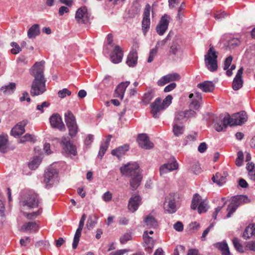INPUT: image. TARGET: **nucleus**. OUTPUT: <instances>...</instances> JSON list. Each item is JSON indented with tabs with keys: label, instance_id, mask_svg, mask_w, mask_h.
<instances>
[{
	"label": "nucleus",
	"instance_id": "f257e3e1",
	"mask_svg": "<svg viewBox=\"0 0 255 255\" xmlns=\"http://www.w3.org/2000/svg\"><path fill=\"white\" fill-rule=\"evenodd\" d=\"M44 61L36 62L30 69V74L34 77L30 91L32 96L41 95L46 90V80L44 76Z\"/></svg>",
	"mask_w": 255,
	"mask_h": 255
},
{
	"label": "nucleus",
	"instance_id": "f03ea898",
	"mask_svg": "<svg viewBox=\"0 0 255 255\" xmlns=\"http://www.w3.org/2000/svg\"><path fill=\"white\" fill-rule=\"evenodd\" d=\"M248 119L246 113L242 111L233 114L232 117L229 115L224 118L219 117L214 123V128L218 132L225 129L228 126L242 125L244 124Z\"/></svg>",
	"mask_w": 255,
	"mask_h": 255
},
{
	"label": "nucleus",
	"instance_id": "7ed1b4c3",
	"mask_svg": "<svg viewBox=\"0 0 255 255\" xmlns=\"http://www.w3.org/2000/svg\"><path fill=\"white\" fill-rule=\"evenodd\" d=\"M21 207L34 208L39 207L40 203L38 195L32 190H24L21 192L19 201Z\"/></svg>",
	"mask_w": 255,
	"mask_h": 255
},
{
	"label": "nucleus",
	"instance_id": "20e7f679",
	"mask_svg": "<svg viewBox=\"0 0 255 255\" xmlns=\"http://www.w3.org/2000/svg\"><path fill=\"white\" fill-rule=\"evenodd\" d=\"M172 96H167L162 101L160 98H157L150 104L151 114L154 118H158L161 112L167 109L172 103Z\"/></svg>",
	"mask_w": 255,
	"mask_h": 255
},
{
	"label": "nucleus",
	"instance_id": "39448f33",
	"mask_svg": "<svg viewBox=\"0 0 255 255\" xmlns=\"http://www.w3.org/2000/svg\"><path fill=\"white\" fill-rule=\"evenodd\" d=\"M218 54L214 47L210 45L209 49L204 56L205 66L210 72H214L218 69Z\"/></svg>",
	"mask_w": 255,
	"mask_h": 255
},
{
	"label": "nucleus",
	"instance_id": "423d86ee",
	"mask_svg": "<svg viewBox=\"0 0 255 255\" xmlns=\"http://www.w3.org/2000/svg\"><path fill=\"white\" fill-rule=\"evenodd\" d=\"M44 182L47 188H49L59 182L58 171L51 166L45 171L44 175Z\"/></svg>",
	"mask_w": 255,
	"mask_h": 255
},
{
	"label": "nucleus",
	"instance_id": "0eeeda50",
	"mask_svg": "<svg viewBox=\"0 0 255 255\" xmlns=\"http://www.w3.org/2000/svg\"><path fill=\"white\" fill-rule=\"evenodd\" d=\"M191 208L193 210H198L199 214L205 213L209 209L208 202L206 200H202L201 196L196 193L192 199Z\"/></svg>",
	"mask_w": 255,
	"mask_h": 255
},
{
	"label": "nucleus",
	"instance_id": "6e6552de",
	"mask_svg": "<svg viewBox=\"0 0 255 255\" xmlns=\"http://www.w3.org/2000/svg\"><path fill=\"white\" fill-rule=\"evenodd\" d=\"M231 203L228 205L227 218L231 217V215L236 211L238 207L242 203H246L248 200L247 196L245 195H237L232 197Z\"/></svg>",
	"mask_w": 255,
	"mask_h": 255
},
{
	"label": "nucleus",
	"instance_id": "1a4fd4ad",
	"mask_svg": "<svg viewBox=\"0 0 255 255\" xmlns=\"http://www.w3.org/2000/svg\"><path fill=\"white\" fill-rule=\"evenodd\" d=\"M120 171L122 175L131 177L139 173L138 164L136 162L128 163L120 167Z\"/></svg>",
	"mask_w": 255,
	"mask_h": 255
},
{
	"label": "nucleus",
	"instance_id": "9d476101",
	"mask_svg": "<svg viewBox=\"0 0 255 255\" xmlns=\"http://www.w3.org/2000/svg\"><path fill=\"white\" fill-rule=\"evenodd\" d=\"M61 144H62L63 149L66 154L73 156L77 155L76 146L72 143L69 137H63Z\"/></svg>",
	"mask_w": 255,
	"mask_h": 255
},
{
	"label": "nucleus",
	"instance_id": "9b49d317",
	"mask_svg": "<svg viewBox=\"0 0 255 255\" xmlns=\"http://www.w3.org/2000/svg\"><path fill=\"white\" fill-rule=\"evenodd\" d=\"M86 218V215L85 214H84L81 218V219L79 223L78 228L76 230V233L74 237L73 241L72 243V248L73 249H76L78 246Z\"/></svg>",
	"mask_w": 255,
	"mask_h": 255
},
{
	"label": "nucleus",
	"instance_id": "f8f14e48",
	"mask_svg": "<svg viewBox=\"0 0 255 255\" xmlns=\"http://www.w3.org/2000/svg\"><path fill=\"white\" fill-rule=\"evenodd\" d=\"M182 41L179 36H176L170 46L169 53L171 55H177L183 52L182 48Z\"/></svg>",
	"mask_w": 255,
	"mask_h": 255
},
{
	"label": "nucleus",
	"instance_id": "ddd939ff",
	"mask_svg": "<svg viewBox=\"0 0 255 255\" xmlns=\"http://www.w3.org/2000/svg\"><path fill=\"white\" fill-rule=\"evenodd\" d=\"M178 168V164L174 158H172L171 162H167L160 166L159 168V173L160 176H162Z\"/></svg>",
	"mask_w": 255,
	"mask_h": 255
},
{
	"label": "nucleus",
	"instance_id": "4468645a",
	"mask_svg": "<svg viewBox=\"0 0 255 255\" xmlns=\"http://www.w3.org/2000/svg\"><path fill=\"white\" fill-rule=\"evenodd\" d=\"M123 51L119 45H116L110 54V59L115 64L120 63L123 58Z\"/></svg>",
	"mask_w": 255,
	"mask_h": 255
},
{
	"label": "nucleus",
	"instance_id": "2eb2a0df",
	"mask_svg": "<svg viewBox=\"0 0 255 255\" xmlns=\"http://www.w3.org/2000/svg\"><path fill=\"white\" fill-rule=\"evenodd\" d=\"M170 17H161L156 27V31L160 35H163L167 31L169 23Z\"/></svg>",
	"mask_w": 255,
	"mask_h": 255
},
{
	"label": "nucleus",
	"instance_id": "dca6fc26",
	"mask_svg": "<svg viewBox=\"0 0 255 255\" xmlns=\"http://www.w3.org/2000/svg\"><path fill=\"white\" fill-rule=\"evenodd\" d=\"M28 124L27 120L18 123L11 130V134L14 137L22 135L25 131V127Z\"/></svg>",
	"mask_w": 255,
	"mask_h": 255
},
{
	"label": "nucleus",
	"instance_id": "f3484780",
	"mask_svg": "<svg viewBox=\"0 0 255 255\" xmlns=\"http://www.w3.org/2000/svg\"><path fill=\"white\" fill-rule=\"evenodd\" d=\"M49 121L52 128H58L60 130L65 129V127L62 118L58 114H53L49 118Z\"/></svg>",
	"mask_w": 255,
	"mask_h": 255
},
{
	"label": "nucleus",
	"instance_id": "a211bd4d",
	"mask_svg": "<svg viewBox=\"0 0 255 255\" xmlns=\"http://www.w3.org/2000/svg\"><path fill=\"white\" fill-rule=\"evenodd\" d=\"M137 141L139 146L142 148L149 149L154 146L153 143L149 140L148 137L145 133L138 134Z\"/></svg>",
	"mask_w": 255,
	"mask_h": 255
},
{
	"label": "nucleus",
	"instance_id": "6ab92c4d",
	"mask_svg": "<svg viewBox=\"0 0 255 255\" xmlns=\"http://www.w3.org/2000/svg\"><path fill=\"white\" fill-rule=\"evenodd\" d=\"M189 98L191 100L190 104V108L195 110H198L200 107V103L202 101L201 94L198 92L195 94L191 93L189 95Z\"/></svg>",
	"mask_w": 255,
	"mask_h": 255
},
{
	"label": "nucleus",
	"instance_id": "aec40b11",
	"mask_svg": "<svg viewBox=\"0 0 255 255\" xmlns=\"http://www.w3.org/2000/svg\"><path fill=\"white\" fill-rule=\"evenodd\" d=\"M243 68H240L238 71L235 77L234 78L233 83L232 87L234 90H238L243 86V81L242 78L243 72Z\"/></svg>",
	"mask_w": 255,
	"mask_h": 255
},
{
	"label": "nucleus",
	"instance_id": "412c9836",
	"mask_svg": "<svg viewBox=\"0 0 255 255\" xmlns=\"http://www.w3.org/2000/svg\"><path fill=\"white\" fill-rule=\"evenodd\" d=\"M137 59L138 56L136 50L133 48L127 57L126 63L129 67H134L137 64Z\"/></svg>",
	"mask_w": 255,
	"mask_h": 255
},
{
	"label": "nucleus",
	"instance_id": "4be33fe9",
	"mask_svg": "<svg viewBox=\"0 0 255 255\" xmlns=\"http://www.w3.org/2000/svg\"><path fill=\"white\" fill-rule=\"evenodd\" d=\"M141 198L138 195H134L129 199L128 204V208L129 211L134 212L136 211L139 207Z\"/></svg>",
	"mask_w": 255,
	"mask_h": 255
},
{
	"label": "nucleus",
	"instance_id": "5701e85b",
	"mask_svg": "<svg viewBox=\"0 0 255 255\" xmlns=\"http://www.w3.org/2000/svg\"><path fill=\"white\" fill-rule=\"evenodd\" d=\"M143 239L144 240V247L145 250L151 252L154 245V240L148 235V231L144 232L143 234Z\"/></svg>",
	"mask_w": 255,
	"mask_h": 255
},
{
	"label": "nucleus",
	"instance_id": "b1692460",
	"mask_svg": "<svg viewBox=\"0 0 255 255\" xmlns=\"http://www.w3.org/2000/svg\"><path fill=\"white\" fill-rule=\"evenodd\" d=\"M129 149V145L128 144H125L112 150L111 154L114 156H117L118 159H120L122 156L124 155L128 151Z\"/></svg>",
	"mask_w": 255,
	"mask_h": 255
},
{
	"label": "nucleus",
	"instance_id": "393cba45",
	"mask_svg": "<svg viewBox=\"0 0 255 255\" xmlns=\"http://www.w3.org/2000/svg\"><path fill=\"white\" fill-rule=\"evenodd\" d=\"M39 229V226L35 222H29L23 224L20 229L23 232H36Z\"/></svg>",
	"mask_w": 255,
	"mask_h": 255
},
{
	"label": "nucleus",
	"instance_id": "a878e982",
	"mask_svg": "<svg viewBox=\"0 0 255 255\" xmlns=\"http://www.w3.org/2000/svg\"><path fill=\"white\" fill-rule=\"evenodd\" d=\"M197 87L204 92H211L215 87V84L210 81H206L197 85Z\"/></svg>",
	"mask_w": 255,
	"mask_h": 255
},
{
	"label": "nucleus",
	"instance_id": "bb28decb",
	"mask_svg": "<svg viewBox=\"0 0 255 255\" xmlns=\"http://www.w3.org/2000/svg\"><path fill=\"white\" fill-rule=\"evenodd\" d=\"M129 84V81H126L121 82L118 85L115 90L117 97L120 98L121 99H123L126 89Z\"/></svg>",
	"mask_w": 255,
	"mask_h": 255
},
{
	"label": "nucleus",
	"instance_id": "cd10ccee",
	"mask_svg": "<svg viewBox=\"0 0 255 255\" xmlns=\"http://www.w3.org/2000/svg\"><path fill=\"white\" fill-rule=\"evenodd\" d=\"M142 177L140 173H138L131 177L129 184L132 190H135L140 185Z\"/></svg>",
	"mask_w": 255,
	"mask_h": 255
},
{
	"label": "nucleus",
	"instance_id": "c85d7f7f",
	"mask_svg": "<svg viewBox=\"0 0 255 255\" xmlns=\"http://www.w3.org/2000/svg\"><path fill=\"white\" fill-rule=\"evenodd\" d=\"M214 246L221 252L223 255H231L228 245L226 241L217 243L214 244Z\"/></svg>",
	"mask_w": 255,
	"mask_h": 255
},
{
	"label": "nucleus",
	"instance_id": "c756f323",
	"mask_svg": "<svg viewBox=\"0 0 255 255\" xmlns=\"http://www.w3.org/2000/svg\"><path fill=\"white\" fill-rule=\"evenodd\" d=\"M145 225L148 228H155L158 226V223L155 218L149 214L144 217Z\"/></svg>",
	"mask_w": 255,
	"mask_h": 255
},
{
	"label": "nucleus",
	"instance_id": "7c9ffc66",
	"mask_svg": "<svg viewBox=\"0 0 255 255\" xmlns=\"http://www.w3.org/2000/svg\"><path fill=\"white\" fill-rule=\"evenodd\" d=\"M227 173H224V175H221V173L218 172L215 175L213 176L212 180L213 182L217 183L218 185L221 186L223 185L226 182Z\"/></svg>",
	"mask_w": 255,
	"mask_h": 255
},
{
	"label": "nucleus",
	"instance_id": "2f4dec72",
	"mask_svg": "<svg viewBox=\"0 0 255 255\" xmlns=\"http://www.w3.org/2000/svg\"><path fill=\"white\" fill-rule=\"evenodd\" d=\"M253 236H255V224L248 226L244 232L243 237L245 239H248Z\"/></svg>",
	"mask_w": 255,
	"mask_h": 255
},
{
	"label": "nucleus",
	"instance_id": "473e14b6",
	"mask_svg": "<svg viewBox=\"0 0 255 255\" xmlns=\"http://www.w3.org/2000/svg\"><path fill=\"white\" fill-rule=\"evenodd\" d=\"M65 121L67 127L77 124L75 116L69 111L65 114Z\"/></svg>",
	"mask_w": 255,
	"mask_h": 255
},
{
	"label": "nucleus",
	"instance_id": "72a5a7b5",
	"mask_svg": "<svg viewBox=\"0 0 255 255\" xmlns=\"http://www.w3.org/2000/svg\"><path fill=\"white\" fill-rule=\"evenodd\" d=\"M16 84L15 83H10L8 85L2 86L0 89V92H3L5 95H9L13 93L15 90Z\"/></svg>",
	"mask_w": 255,
	"mask_h": 255
},
{
	"label": "nucleus",
	"instance_id": "f704fd0d",
	"mask_svg": "<svg viewBox=\"0 0 255 255\" xmlns=\"http://www.w3.org/2000/svg\"><path fill=\"white\" fill-rule=\"evenodd\" d=\"M40 33L39 25L34 24L28 30L27 35L29 38H35Z\"/></svg>",
	"mask_w": 255,
	"mask_h": 255
},
{
	"label": "nucleus",
	"instance_id": "c9c22d12",
	"mask_svg": "<svg viewBox=\"0 0 255 255\" xmlns=\"http://www.w3.org/2000/svg\"><path fill=\"white\" fill-rule=\"evenodd\" d=\"M173 132L176 136H179L182 134L184 131V127L182 124H177L173 123Z\"/></svg>",
	"mask_w": 255,
	"mask_h": 255
},
{
	"label": "nucleus",
	"instance_id": "e433bc0d",
	"mask_svg": "<svg viewBox=\"0 0 255 255\" xmlns=\"http://www.w3.org/2000/svg\"><path fill=\"white\" fill-rule=\"evenodd\" d=\"M165 202L168 203L166 207L167 211L171 214L175 213L177 210L175 199L174 198L168 199L166 198Z\"/></svg>",
	"mask_w": 255,
	"mask_h": 255
},
{
	"label": "nucleus",
	"instance_id": "4c0bfd02",
	"mask_svg": "<svg viewBox=\"0 0 255 255\" xmlns=\"http://www.w3.org/2000/svg\"><path fill=\"white\" fill-rule=\"evenodd\" d=\"M8 136L0 135V152L5 153L7 148Z\"/></svg>",
	"mask_w": 255,
	"mask_h": 255
},
{
	"label": "nucleus",
	"instance_id": "58836bf2",
	"mask_svg": "<svg viewBox=\"0 0 255 255\" xmlns=\"http://www.w3.org/2000/svg\"><path fill=\"white\" fill-rule=\"evenodd\" d=\"M140 0H135L132 3V5L130 8L131 13L132 14H139L141 4L140 3Z\"/></svg>",
	"mask_w": 255,
	"mask_h": 255
},
{
	"label": "nucleus",
	"instance_id": "ea45409f",
	"mask_svg": "<svg viewBox=\"0 0 255 255\" xmlns=\"http://www.w3.org/2000/svg\"><path fill=\"white\" fill-rule=\"evenodd\" d=\"M154 97V91L150 90L144 94L142 97V102L145 104L147 105Z\"/></svg>",
	"mask_w": 255,
	"mask_h": 255
},
{
	"label": "nucleus",
	"instance_id": "a19ab883",
	"mask_svg": "<svg viewBox=\"0 0 255 255\" xmlns=\"http://www.w3.org/2000/svg\"><path fill=\"white\" fill-rule=\"evenodd\" d=\"M36 140V137L34 135L26 133L20 138L19 142L20 143H24L25 142H35Z\"/></svg>",
	"mask_w": 255,
	"mask_h": 255
},
{
	"label": "nucleus",
	"instance_id": "79ce46f5",
	"mask_svg": "<svg viewBox=\"0 0 255 255\" xmlns=\"http://www.w3.org/2000/svg\"><path fill=\"white\" fill-rule=\"evenodd\" d=\"M150 25V20L149 17H143L142 21V30L144 35H145Z\"/></svg>",
	"mask_w": 255,
	"mask_h": 255
},
{
	"label": "nucleus",
	"instance_id": "37998d69",
	"mask_svg": "<svg viewBox=\"0 0 255 255\" xmlns=\"http://www.w3.org/2000/svg\"><path fill=\"white\" fill-rule=\"evenodd\" d=\"M185 120H186L185 114L183 113V111H180L175 114L173 123H176L183 124Z\"/></svg>",
	"mask_w": 255,
	"mask_h": 255
},
{
	"label": "nucleus",
	"instance_id": "c03bdc74",
	"mask_svg": "<svg viewBox=\"0 0 255 255\" xmlns=\"http://www.w3.org/2000/svg\"><path fill=\"white\" fill-rule=\"evenodd\" d=\"M41 162V158L38 156L34 157L33 160L28 164V167L32 170L36 169Z\"/></svg>",
	"mask_w": 255,
	"mask_h": 255
},
{
	"label": "nucleus",
	"instance_id": "a18cd8bd",
	"mask_svg": "<svg viewBox=\"0 0 255 255\" xmlns=\"http://www.w3.org/2000/svg\"><path fill=\"white\" fill-rule=\"evenodd\" d=\"M91 14L90 10L88 9L86 6H84L78 9L75 16H89Z\"/></svg>",
	"mask_w": 255,
	"mask_h": 255
},
{
	"label": "nucleus",
	"instance_id": "49530a36",
	"mask_svg": "<svg viewBox=\"0 0 255 255\" xmlns=\"http://www.w3.org/2000/svg\"><path fill=\"white\" fill-rule=\"evenodd\" d=\"M206 15H211L212 16H227L228 14L225 11H222L221 10H208L206 13Z\"/></svg>",
	"mask_w": 255,
	"mask_h": 255
},
{
	"label": "nucleus",
	"instance_id": "de8ad7c7",
	"mask_svg": "<svg viewBox=\"0 0 255 255\" xmlns=\"http://www.w3.org/2000/svg\"><path fill=\"white\" fill-rule=\"evenodd\" d=\"M97 224V218L95 216H90L88 219L86 226L88 230H91Z\"/></svg>",
	"mask_w": 255,
	"mask_h": 255
},
{
	"label": "nucleus",
	"instance_id": "09e8293b",
	"mask_svg": "<svg viewBox=\"0 0 255 255\" xmlns=\"http://www.w3.org/2000/svg\"><path fill=\"white\" fill-rule=\"evenodd\" d=\"M240 44V40L237 38H233L227 42V46L230 49H234Z\"/></svg>",
	"mask_w": 255,
	"mask_h": 255
},
{
	"label": "nucleus",
	"instance_id": "8fccbe9b",
	"mask_svg": "<svg viewBox=\"0 0 255 255\" xmlns=\"http://www.w3.org/2000/svg\"><path fill=\"white\" fill-rule=\"evenodd\" d=\"M94 141V135L91 134H89L87 135V136L85 138L84 140V148L86 149L90 148V145Z\"/></svg>",
	"mask_w": 255,
	"mask_h": 255
},
{
	"label": "nucleus",
	"instance_id": "3c124183",
	"mask_svg": "<svg viewBox=\"0 0 255 255\" xmlns=\"http://www.w3.org/2000/svg\"><path fill=\"white\" fill-rule=\"evenodd\" d=\"M69 130V134L71 137H75L78 131L77 124L72 125L67 127Z\"/></svg>",
	"mask_w": 255,
	"mask_h": 255
},
{
	"label": "nucleus",
	"instance_id": "603ef678",
	"mask_svg": "<svg viewBox=\"0 0 255 255\" xmlns=\"http://www.w3.org/2000/svg\"><path fill=\"white\" fill-rule=\"evenodd\" d=\"M41 209H39L37 211L33 212L31 213L24 212L23 215L28 219L32 220L35 218L37 216L41 214Z\"/></svg>",
	"mask_w": 255,
	"mask_h": 255
},
{
	"label": "nucleus",
	"instance_id": "864d4df0",
	"mask_svg": "<svg viewBox=\"0 0 255 255\" xmlns=\"http://www.w3.org/2000/svg\"><path fill=\"white\" fill-rule=\"evenodd\" d=\"M244 159V154L242 151H239L237 153V158L236 159V164L240 167L243 165Z\"/></svg>",
	"mask_w": 255,
	"mask_h": 255
},
{
	"label": "nucleus",
	"instance_id": "5fc2aeb1",
	"mask_svg": "<svg viewBox=\"0 0 255 255\" xmlns=\"http://www.w3.org/2000/svg\"><path fill=\"white\" fill-rule=\"evenodd\" d=\"M150 11H151L152 15L153 16L154 14L153 8L149 4L147 3L144 8L143 16H149Z\"/></svg>",
	"mask_w": 255,
	"mask_h": 255
},
{
	"label": "nucleus",
	"instance_id": "6e6d98bb",
	"mask_svg": "<svg viewBox=\"0 0 255 255\" xmlns=\"http://www.w3.org/2000/svg\"><path fill=\"white\" fill-rule=\"evenodd\" d=\"M233 244L234 245V246L235 248L239 252H243V246L240 243L239 240L237 238H234L233 239Z\"/></svg>",
	"mask_w": 255,
	"mask_h": 255
},
{
	"label": "nucleus",
	"instance_id": "4d7b16f0",
	"mask_svg": "<svg viewBox=\"0 0 255 255\" xmlns=\"http://www.w3.org/2000/svg\"><path fill=\"white\" fill-rule=\"evenodd\" d=\"M131 239V235L130 233H127L120 238V241L121 244H124Z\"/></svg>",
	"mask_w": 255,
	"mask_h": 255
},
{
	"label": "nucleus",
	"instance_id": "13d9d810",
	"mask_svg": "<svg viewBox=\"0 0 255 255\" xmlns=\"http://www.w3.org/2000/svg\"><path fill=\"white\" fill-rule=\"evenodd\" d=\"M75 19L79 24H87L90 20V17H75Z\"/></svg>",
	"mask_w": 255,
	"mask_h": 255
},
{
	"label": "nucleus",
	"instance_id": "bf43d9fd",
	"mask_svg": "<svg viewBox=\"0 0 255 255\" xmlns=\"http://www.w3.org/2000/svg\"><path fill=\"white\" fill-rule=\"evenodd\" d=\"M11 46L13 47V48L11 49V52L12 54L15 55L18 54L21 51V48L17 43L12 42L11 43Z\"/></svg>",
	"mask_w": 255,
	"mask_h": 255
},
{
	"label": "nucleus",
	"instance_id": "052dcab7",
	"mask_svg": "<svg viewBox=\"0 0 255 255\" xmlns=\"http://www.w3.org/2000/svg\"><path fill=\"white\" fill-rule=\"evenodd\" d=\"M108 147L107 145L101 143L98 155L99 158H102Z\"/></svg>",
	"mask_w": 255,
	"mask_h": 255
},
{
	"label": "nucleus",
	"instance_id": "680f3d73",
	"mask_svg": "<svg viewBox=\"0 0 255 255\" xmlns=\"http://www.w3.org/2000/svg\"><path fill=\"white\" fill-rule=\"evenodd\" d=\"M71 94V91L66 88H64L61 90H60L58 92V97L61 98H64L66 96H70Z\"/></svg>",
	"mask_w": 255,
	"mask_h": 255
},
{
	"label": "nucleus",
	"instance_id": "e2e57ef3",
	"mask_svg": "<svg viewBox=\"0 0 255 255\" xmlns=\"http://www.w3.org/2000/svg\"><path fill=\"white\" fill-rule=\"evenodd\" d=\"M183 113L185 114V119L186 120L190 118L195 117L196 115V113L191 109L183 111Z\"/></svg>",
	"mask_w": 255,
	"mask_h": 255
},
{
	"label": "nucleus",
	"instance_id": "0e129e2a",
	"mask_svg": "<svg viewBox=\"0 0 255 255\" xmlns=\"http://www.w3.org/2000/svg\"><path fill=\"white\" fill-rule=\"evenodd\" d=\"M157 50L156 49V48H153L150 50L149 54V56L147 59L148 63H150L153 60L154 57L156 56L157 54Z\"/></svg>",
	"mask_w": 255,
	"mask_h": 255
},
{
	"label": "nucleus",
	"instance_id": "69168bd1",
	"mask_svg": "<svg viewBox=\"0 0 255 255\" xmlns=\"http://www.w3.org/2000/svg\"><path fill=\"white\" fill-rule=\"evenodd\" d=\"M18 66H21L22 64L26 65L28 63V61L24 55H20L16 60Z\"/></svg>",
	"mask_w": 255,
	"mask_h": 255
},
{
	"label": "nucleus",
	"instance_id": "338daca9",
	"mask_svg": "<svg viewBox=\"0 0 255 255\" xmlns=\"http://www.w3.org/2000/svg\"><path fill=\"white\" fill-rule=\"evenodd\" d=\"M233 60V57L232 56H229L227 58H226L224 63V67L223 69L225 70H227L229 67L230 66L232 61Z\"/></svg>",
	"mask_w": 255,
	"mask_h": 255
},
{
	"label": "nucleus",
	"instance_id": "774afa93",
	"mask_svg": "<svg viewBox=\"0 0 255 255\" xmlns=\"http://www.w3.org/2000/svg\"><path fill=\"white\" fill-rule=\"evenodd\" d=\"M102 198L105 202H109L112 199V194L110 191H107L103 195Z\"/></svg>",
	"mask_w": 255,
	"mask_h": 255
}]
</instances>
